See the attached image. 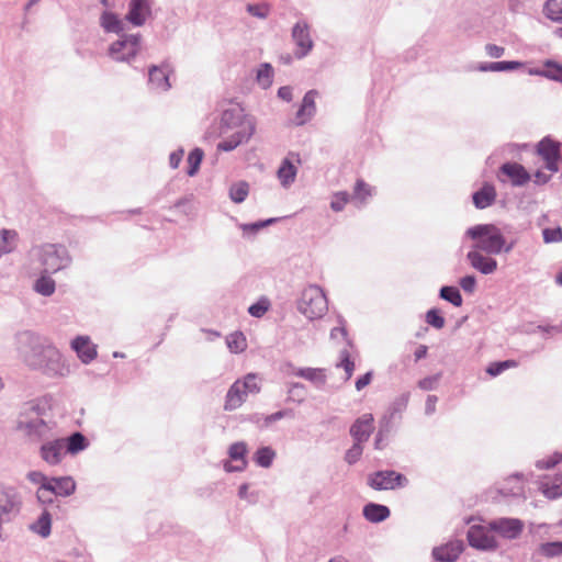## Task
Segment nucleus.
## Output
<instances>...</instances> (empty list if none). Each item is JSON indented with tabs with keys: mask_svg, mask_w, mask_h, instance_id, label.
<instances>
[{
	"mask_svg": "<svg viewBox=\"0 0 562 562\" xmlns=\"http://www.w3.org/2000/svg\"><path fill=\"white\" fill-rule=\"evenodd\" d=\"M55 487L52 483L42 484L37 491V499L43 503H52Z\"/></svg>",
	"mask_w": 562,
	"mask_h": 562,
	"instance_id": "45",
	"label": "nucleus"
},
{
	"mask_svg": "<svg viewBox=\"0 0 562 562\" xmlns=\"http://www.w3.org/2000/svg\"><path fill=\"white\" fill-rule=\"evenodd\" d=\"M255 125L239 110H226L221 119L220 135L226 136L217 145L218 150L229 151L250 138Z\"/></svg>",
	"mask_w": 562,
	"mask_h": 562,
	"instance_id": "1",
	"label": "nucleus"
},
{
	"mask_svg": "<svg viewBox=\"0 0 562 562\" xmlns=\"http://www.w3.org/2000/svg\"><path fill=\"white\" fill-rule=\"evenodd\" d=\"M248 452L247 445L243 441L235 442L229 447V460L224 463L227 472L243 471L247 467L246 454Z\"/></svg>",
	"mask_w": 562,
	"mask_h": 562,
	"instance_id": "11",
	"label": "nucleus"
},
{
	"mask_svg": "<svg viewBox=\"0 0 562 562\" xmlns=\"http://www.w3.org/2000/svg\"><path fill=\"white\" fill-rule=\"evenodd\" d=\"M349 202V194L345 191L337 192L334 194L330 207L335 212H340L345 209L347 203Z\"/></svg>",
	"mask_w": 562,
	"mask_h": 562,
	"instance_id": "46",
	"label": "nucleus"
},
{
	"mask_svg": "<svg viewBox=\"0 0 562 562\" xmlns=\"http://www.w3.org/2000/svg\"><path fill=\"white\" fill-rule=\"evenodd\" d=\"M546 18L555 23H562V0H548L543 5Z\"/></svg>",
	"mask_w": 562,
	"mask_h": 562,
	"instance_id": "29",
	"label": "nucleus"
},
{
	"mask_svg": "<svg viewBox=\"0 0 562 562\" xmlns=\"http://www.w3.org/2000/svg\"><path fill=\"white\" fill-rule=\"evenodd\" d=\"M363 516L372 522H380L390 516V509L386 506L370 503L363 508Z\"/></svg>",
	"mask_w": 562,
	"mask_h": 562,
	"instance_id": "25",
	"label": "nucleus"
},
{
	"mask_svg": "<svg viewBox=\"0 0 562 562\" xmlns=\"http://www.w3.org/2000/svg\"><path fill=\"white\" fill-rule=\"evenodd\" d=\"M226 344L232 352L239 353L247 348V340L241 331H235L226 338Z\"/></svg>",
	"mask_w": 562,
	"mask_h": 562,
	"instance_id": "30",
	"label": "nucleus"
},
{
	"mask_svg": "<svg viewBox=\"0 0 562 562\" xmlns=\"http://www.w3.org/2000/svg\"><path fill=\"white\" fill-rule=\"evenodd\" d=\"M169 74L170 70L168 69V66H153L149 68V83L162 91H167L171 85L169 82Z\"/></svg>",
	"mask_w": 562,
	"mask_h": 562,
	"instance_id": "22",
	"label": "nucleus"
},
{
	"mask_svg": "<svg viewBox=\"0 0 562 562\" xmlns=\"http://www.w3.org/2000/svg\"><path fill=\"white\" fill-rule=\"evenodd\" d=\"M20 504L21 502L15 490L0 485V516L18 510Z\"/></svg>",
	"mask_w": 562,
	"mask_h": 562,
	"instance_id": "21",
	"label": "nucleus"
},
{
	"mask_svg": "<svg viewBox=\"0 0 562 562\" xmlns=\"http://www.w3.org/2000/svg\"><path fill=\"white\" fill-rule=\"evenodd\" d=\"M467 235L475 241L474 249L483 250L487 254H499L505 246V238L494 225L473 226L468 229Z\"/></svg>",
	"mask_w": 562,
	"mask_h": 562,
	"instance_id": "2",
	"label": "nucleus"
},
{
	"mask_svg": "<svg viewBox=\"0 0 562 562\" xmlns=\"http://www.w3.org/2000/svg\"><path fill=\"white\" fill-rule=\"evenodd\" d=\"M44 356L48 359V362L45 364L48 370L60 372L59 363L61 360L60 352L54 347H47L44 349Z\"/></svg>",
	"mask_w": 562,
	"mask_h": 562,
	"instance_id": "36",
	"label": "nucleus"
},
{
	"mask_svg": "<svg viewBox=\"0 0 562 562\" xmlns=\"http://www.w3.org/2000/svg\"><path fill=\"white\" fill-rule=\"evenodd\" d=\"M202 159H203V151L200 148H195L189 154V157H188V165H189L188 175L189 176L192 177L198 172Z\"/></svg>",
	"mask_w": 562,
	"mask_h": 562,
	"instance_id": "41",
	"label": "nucleus"
},
{
	"mask_svg": "<svg viewBox=\"0 0 562 562\" xmlns=\"http://www.w3.org/2000/svg\"><path fill=\"white\" fill-rule=\"evenodd\" d=\"M268 7L266 4H248L247 11L258 18H266L268 14Z\"/></svg>",
	"mask_w": 562,
	"mask_h": 562,
	"instance_id": "53",
	"label": "nucleus"
},
{
	"mask_svg": "<svg viewBox=\"0 0 562 562\" xmlns=\"http://www.w3.org/2000/svg\"><path fill=\"white\" fill-rule=\"evenodd\" d=\"M270 308V301L266 297L249 306L248 312L254 317H262Z\"/></svg>",
	"mask_w": 562,
	"mask_h": 562,
	"instance_id": "44",
	"label": "nucleus"
},
{
	"mask_svg": "<svg viewBox=\"0 0 562 562\" xmlns=\"http://www.w3.org/2000/svg\"><path fill=\"white\" fill-rule=\"evenodd\" d=\"M44 427H45V423L41 418H36L31 424H24L23 422L19 423V428L25 429L29 434H32L33 431L40 432L41 428H44Z\"/></svg>",
	"mask_w": 562,
	"mask_h": 562,
	"instance_id": "51",
	"label": "nucleus"
},
{
	"mask_svg": "<svg viewBox=\"0 0 562 562\" xmlns=\"http://www.w3.org/2000/svg\"><path fill=\"white\" fill-rule=\"evenodd\" d=\"M276 457V451L270 447H262L254 454L255 462L262 468H269Z\"/></svg>",
	"mask_w": 562,
	"mask_h": 562,
	"instance_id": "31",
	"label": "nucleus"
},
{
	"mask_svg": "<svg viewBox=\"0 0 562 562\" xmlns=\"http://www.w3.org/2000/svg\"><path fill=\"white\" fill-rule=\"evenodd\" d=\"M273 69L269 64L260 66L257 72V81L263 88H268L272 82Z\"/></svg>",
	"mask_w": 562,
	"mask_h": 562,
	"instance_id": "42",
	"label": "nucleus"
},
{
	"mask_svg": "<svg viewBox=\"0 0 562 562\" xmlns=\"http://www.w3.org/2000/svg\"><path fill=\"white\" fill-rule=\"evenodd\" d=\"M249 192V186L245 181L234 183L229 189V196L235 203H241L246 200Z\"/></svg>",
	"mask_w": 562,
	"mask_h": 562,
	"instance_id": "34",
	"label": "nucleus"
},
{
	"mask_svg": "<svg viewBox=\"0 0 562 562\" xmlns=\"http://www.w3.org/2000/svg\"><path fill=\"white\" fill-rule=\"evenodd\" d=\"M499 63L502 64V65H499L501 71L514 70L521 66V63H519V61H499Z\"/></svg>",
	"mask_w": 562,
	"mask_h": 562,
	"instance_id": "62",
	"label": "nucleus"
},
{
	"mask_svg": "<svg viewBox=\"0 0 562 562\" xmlns=\"http://www.w3.org/2000/svg\"><path fill=\"white\" fill-rule=\"evenodd\" d=\"M299 311L310 319L321 318L328 310L327 297L318 285L306 286L297 303Z\"/></svg>",
	"mask_w": 562,
	"mask_h": 562,
	"instance_id": "4",
	"label": "nucleus"
},
{
	"mask_svg": "<svg viewBox=\"0 0 562 562\" xmlns=\"http://www.w3.org/2000/svg\"><path fill=\"white\" fill-rule=\"evenodd\" d=\"M101 25L108 32H120L121 31V21L119 18L112 12H104L101 16Z\"/></svg>",
	"mask_w": 562,
	"mask_h": 562,
	"instance_id": "35",
	"label": "nucleus"
},
{
	"mask_svg": "<svg viewBox=\"0 0 562 562\" xmlns=\"http://www.w3.org/2000/svg\"><path fill=\"white\" fill-rule=\"evenodd\" d=\"M292 37L299 47V50L295 53L296 57L302 58L306 56L313 47L308 25L305 22H297L292 30Z\"/></svg>",
	"mask_w": 562,
	"mask_h": 562,
	"instance_id": "14",
	"label": "nucleus"
},
{
	"mask_svg": "<svg viewBox=\"0 0 562 562\" xmlns=\"http://www.w3.org/2000/svg\"><path fill=\"white\" fill-rule=\"evenodd\" d=\"M71 347L83 363H89L97 358V347L87 336L75 338L71 342Z\"/></svg>",
	"mask_w": 562,
	"mask_h": 562,
	"instance_id": "16",
	"label": "nucleus"
},
{
	"mask_svg": "<svg viewBox=\"0 0 562 562\" xmlns=\"http://www.w3.org/2000/svg\"><path fill=\"white\" fill-rule=\"evenodd\" d=\"M485 50L486 54L492 58H499L505 52L504 47L497 46L495 44H487L485 46Z\"/></svg>",
	"mask_w": 562,
	"mask_h": 562,
	"instance_id": "55",
	"label": "nucleus"
},
{
	"mask_svg": "<svg viewBox=\"0 0 562 562\" xmlns=\"http://www.w3.org/2000/svg\"><path fill=\"white\" fill-rule=\"evenodd\" d=\"M295 162L301 164L300 155L296 153H290L281 162L277 175L283 187H289L294 182L297 172V168L294 165Z\"/></svg>",
	"mask_w": 562,
	"mask_h": 562,
	"instance_id": "12",
	"label": "nucleus"
},
{
	"mask_svg": "<svg viewBox=\"0 0 562 562\" xmlns=\"http://www.w3.org/2000/svg\"><path fill=\"white\" fill-rule=\"evenodd\" d=\"M407 483V479L395 471H378L369 475L368 484L376 491L395 490Z\"/></svg>",
	"mask_w": 562,
	"mask_h": 562,
	"instance_id": "6",
	"label": "nucleus"
},
{
	"mask_svg": "<svg viewBox=\"0 0 562 562\" xmlns=\"http://www.w3.org/2000/svg\"><path fill=\"white\" fill-rule=\"evenodd\" d=\"M541 74L548 79L562 82V64L553 60H547Z\"/></svg>",
	"mask_w": 562,
	"mask_h": 562,
	"instance_id": "32",
	"label": "nucleus"
},
{
	"mask_svg": "<svg viewBox=\"0 0 562 562\" xmlns=\"http://www.w3.org/2000/svg\"><path fill=\"white\" fill-rule=\"evenodd\" d=\"M278 95L285 101H290L292 99V91L289 87H281L278 91Z\"/></svg>",
	"mask_w": 562,
	"mask_h": 562,
	"instance_id": "63",
	"label": "nucleus"
},
{
	"mask_svg": "<svg viewBox=\"0 0 562 562\" xmlns=\"http://www.w3.org/2000/svg\"><path fill=\"white\" fill-rule=\"evenodd\" d=\"M561 151V144L550 137H544L537 145V154L544 161L546 168L551 172L559 170Z\"/></svg>",
	"mask_w": 562,
	"mask_h": 562,
	"instance_id": "7",
	"label": "nucleus"
},
{
	"mask_svg": "<svg viewBox=\"0 0 562 562\" xmlns=\"http://www.w3.org/2000/svg\"><path fill=\"white\" fill-rule=\"evenodd\" d=\"M52 518L47 510H44L36 522L32 525V530L41 535L42 537H47L50 533Z\"/></svg>",
	"mask_w": 562,
	"mask_h": 562,
	"instance_id": "33",
	"label": "nucleus"
},
{
	"mask_svg": "<svg viewBox=\"0 0 562 562\" xmlns=\"http://www.w3.org/2000/svg\"><path fill=\"white\" fill-rule=\"evenodd\" d=\"M440 296L452 303L454 306L462 305V296L457 288L453 286H443L440 290Z\"/></svg>",
	"mask_w": 562,
	"mask_h": 562,
	"instance_id": "39",
	"label": "nucleus"
},
{
	"mask_svg": "<svg viewBox=\"0 0 562 562\" xmlns=\"http://www.w3.org/2000/svg\"><path fill=\"white\" fill-rule=\"evenodd\" d=\"M539 552L546 558L562 555V541L542 543L539 547Z\"/></svg>",
	"mask_w": 562,
	"mask_h": 562,
	"instance_id": "37",
	"label": "nucleus"
},
{
	"mask_svg": "<svg viewBox=\"0 0 562 562\" xmlns=\"http://www.w3.org/2000/svg\"><path fill=\"white\" fill-rule=\"evenodd\" d=\"M440 379V375L437 374V375H432V376H427V378H424L422 379L419 382H418V386L422 389V390H425V391H429V390H432L436 387L438 381Z\"/></svg>",
	"mask_w": 562,
	"mask_h": 562,
	"instance_id": "52",
	"label": "nucleus"
},
{
	"mask_svg": "<svg viewBox=\"0 0 562 562\" xmlns=\"http://www.w3.org/2000/svg\"><path fill=\"white\" fill-rule=\"evenodd\" d=\"M49 482H52L55 487V495L69 496L76 488L75 481L69 476L50 479Z\"/></svg>",
	"mask_w": 562,
	"mask_h": 562,
	"instance_id": "27",
	"label": "nucleus"
},
{
	"mask_svg": "<svg viewBox=\"0 0 562 562\" xmlns=\"http://www.w3.org/2000/svg\"><path fill=\"white\" fill-rule=\"evenodd\" d=\"M437 397L429 395L426 401V413L432 414L436 411Z\"/></svg>",
	"mask_w": 562,
	"mask_h": 562,
	"instance_id": "60",
	"label": "nucleus"
},
{
	"mask_svg": "<svg viewBox=\"0 0 562 562\" xmlns=\"http://www.w3.org/2000/svg\"><path fill=\"white\" fill-rule=\"evenodd\" d=\"M1 238L3 244H8L9 241H14L16 238V233L14 231L3 229L1 232Z\"/></svg>",
	"mask_w": 562,
	"mask_h": 562,
	"instance_id": "61",
	"label": "nucleus"
},
{
	"mask_svg": "<svg viewBox=\"0 0 562 562\" xmlns=\"http://www.w3.org/2000/svg\"><path fill=\"white\" fill-rule=\"evenodd\" d=\"M35 290L43 295H52L55 291V281L47 276H42L35 283Z\"/></svg>",
	"mask_w": 562,
	"mask_h": 562,
	"instance_id": "40",
	"label": "nucleus"
},
{
	"mask_svg": "<svg viewBox=\"0 0 562 562\" xmlns=\"http://www.w3.org/2000/svg\"><path fill=\"white\" fill-rule=\"evenodd\" d=\"M260 391L258 376L255 373H248L243 380H236L228 389L224 409L235 411L239 408L245 402L248 394H257Z\"/></svg>",
	"mask_w": 562,
	"mask_h": 562,
	"instance_id": "3",
	"label": "nucleus"
},
{
	"mask_svg": "<svg viewBox=\"0 0 562 562\" xmlns=\"http://www.w3.org/2000/svg\"><path fill=\"white\" fill-rule=\"evenodd\" d=\"M64 449L71 454L82 451L87 447V440L80 432H75L70 437L63 439Z\"/></svg>",
	"mask_w": 562,
	"mask_h": 562,
	"instance_id": "28",
	"label": "nucleus"
},
{
	"mask_svg": "<svg viewBox=\"0 0 562 562\" xmlns=\"http://www.w3.org/2000/svg\"><path fill=\"white\" fill-rule=\"evenodd\" d=\"M338 366L344 368L346 372V379L349 380L355 371V362L351 360L350 355L347 350L341 351L340 363Z\"/></svg>",
	"mask_w": 562,
	"mask_h": 562,
	"instance_id": "47",
	"label": "nucleus"
},
{
	"mask_svg": "<svg viewBox=\"0 0 562 562\" xmlns=\"http://www.w3.org/2000/svg\"><path fill=\"white\" fill-rule=\"evenodd\" d=\"M426 322L437 329H441L445 326V318L436 308L429 310L427 312Z\"/></svg>",
	"mask_w": 562,
	"mask_h": 562,
	"instance_id": "48",
	"label": "nucleus"
},
{
	"mask_svg": "<svg viewBox=\"0 0 562 562\" xmlns=\"http://www.w3.org/2000/svg\"><path fill=\"white\" fill-rule=\"evenodd\" d=\"M45 272H56L68 262L67 251L61 246L45 245L40 249Z\"/></svg>",
	"mask_w": 562,
	"mask_h": 562,
	"instance_id": "5",
	"label": "nucleus"
},
{
	"mask_svg": "<svg viewBox=\"0 0 562 562\" xmlns=\"http://www.w3.org/2000/svg\"><path fill=\"white\" fill-rule=\"evenodd\" d=\"M543 239L546 243H557L562 240L561 228H546L543 231Z\"/></svg>",
	"mask_w": 562,
	"mask_h": 562,
	"instance_id": "50",
	"label": "nucleus"
},
{
	"mask_svg": "<svg viewBox=\"0 0 562 562\" xmlns=\"http://www.w3.org/2000/svg\"><path fill=\"white\" fill-rule=\"evenodd\" d=\"M517 366H518V363L515 360H505V361H501V362H492L486 368V372L491 376H496V375L501 374L503 371H505L507 369L516 368Z\"/></svg>",
	"mask_w": 562,
	"mask_h": 562,
	"instance_id": "38",
	"label": "nucleus"
},
{
	"mask_svg": "<svg viewBox=\"0 0 562 562\" xmlns=\"http://www.w3.org/2000/svg\"><path fill=\"white\" fill-rule=\"evenodd\" d=\"M524 528V524L515 518H501L491 522V529L507 539L517 538Z\"/></svg>",
	"mask_w": 562,
	"mask_h": 562,
	"instance_id": "13",
	"label": "nucleus"
},
{
	"mask_svg": "<svg viewBox=\"0 0 562 562\" xmlns=\"http://www.w3.org/2000/svg\"><path fill=\"white\" fill-rule=\"evenodd\" d=\"M27 479L33 482V483H37V484H45V483H50L49 480L42 473V472H38V471H33V472H30L27 474Z\"/></svg>",
	"mask_w": 562,
	"mask_h": 562,
	"instance_id": "57",
	"label": "nucleus"
},
{
	"mask_svg": "<svg viewBox=\"0 0 562 562\" xmlns=\"http://www.w3.org/2000/svg\"><path fill=\"white\" fill-rule=\"evenodd\" d=\"M371 195L372 188L363 180L359 179L355 186L353 199L359 200L360 202H366L367 199Z\"/></svg>",
	"mask_w": 562,
	"mask_h": 562,
	"instance_id": "43",
	"label": "nucleus"
},
{
	"mask_svg": "<svg viewBox=\"0 0 562 562\" xmlns=\"http://www.w3.org/2000/svg\"><path fill=\"white\" fill-rule=\"evenodd\" d=\"M492 531L494 530L491 529V525L488 527L481 525L471 526L468 531L470 546L480 550L495 549L497 543Z\"/></svg>",
	"mask_w": 562,
	"mask_h": 562,
	"instance_id": "10",
	"label": "nucleus"
},
{
	"mask_svg": "<svg viewBox=\"0 0 562 562\" xmlns=\"http://www.w3.org/2000/svg\"><path fill=\"white\" fill-rule=\"evenodd\" d=\"M316 95H317V92L315 90H311V91H308L304 95V98L302 100V104H301V106L297 110L296 115H295V124L296 125L305 124L315 114V111H316V104H315Z\"/></svg>",
	"mask_w": 562,
	"mask_h": 562,
	"instance_id": "17",
	"label": "nucleus"
},
{
	"mask_svg": "<svg viewBox=\"0 0 562 562\" xmlns=\"http://www.w3.org/2000/svg\"><path fill=\"white\" fill-rule=\"evenodd\" d=\"M530 173L518 162L503 164L497 173L501 182H509L514 187H522L530 181Z\"/></svg>",
	"mask_w": 562,
	"mask_h": 562,
	"instance_id": "8",
	"label": "nucleus"
},
{
	"mask_svg": "<svg viewBox=\"0 0 562 562\" xmlns=\"http://www.w3.org/2000/svg\"><path fill=\"white\" fill-rule=\"evenodd\" d=\"M183 157V150H177L170 154L169 156V165L171 168L176 169L179 167Z\"/></svg>",
	"mask_w": 562,
	"mask_h": 562,
	"instance_id": "59",
	"label": "nucleus"
},
{
	"mask_svg": "<svg viewBox=\"0 0 562 562\" xmlns=\"http://www.w3.org/2000/svg\"><path fill=\"white\" fill-rule=\"evenodd\" d=\"M138 50L139 37L134 35L114 42L109 48L111 57L117 61H128L137 55Z\"/></svg>",
	"mask_w": 562,
	"mask_h": 562,
	"instance_id": "9",
	"label": "nucleus"
},
{
	"mask_svg": "<svg viewBox=\"0 0 562 562\" xmlns=\"http://www.w3.org/2000/svg\"><path fill=\"white\" fill-rule=\"evenodd\" d=\"M535 179H536L535 180L536 183L543 184V183H547L549 181L550 177L548 175L543 173L542 171H537L535 173Z\"/></svg>",
	"mask_w": 562,
	"mask_h": 562,
	"instance_id": "64",
	"label": "nucleus"
},
{
	"mask_svg": "<svg viewBox=\"0 0 562 562\" xmlns=\"http://www.w3.org/2000/svg\"><path fill=\"white\" fill-rule=\"evenodd\" d=\"M475 278L473 276H465L460 280V285L465 292H473L475 288Z\"/></svg>",
	"mask_w": 562,
	"mask_h": 562,
	"instance_id": "56",
	"label": "nucleus"
},
{
	"mask_svg": "<svg viewBox=\"0 0 562 562\" xmlns=\"http://www.w3.org/2000/svg\"><path fill=\"white\" fill-rule=\"evenodd\" d=\"M468 259L474 269L484 274L493 273L497 268L495 259L482 255L477 249L471 250L468 254Z\"/></svg>",
	"mask_w": 562,
	"mask_h": 562,
	"instance_id": "19",
	"label": "nucleus"
},
{
	"mask_svg": "<svg viewBox=\"0 0 562 562\" xmlns=\"http://www.w3.org/2000/svg\"><path fill=\"white\" fill-rule=\"evenodd\" d=\"M374 418L372 414H363L350 427V435L357 442H366L372 434Z\"/></svg>",
	"mask_w": 562,
	"mask_h": 562,
	"instance_id": "15",
	"label": "nucleus"
},
{
	"mask_svg": "<svg viewBox=\"0 0 562 562\" xmlns=\"http://www.w3.org/2000/svg\"><path fill=\"white\" fill-rule=\"evenodd\" d=\"M362 446L360 442L355 441L353 446L346 452L345 460L349 464L356 463L362 454Z\"/></svg>",
	"mask_w": 562,
	"mask_h": 562,
	"instance_id": "49",
	"label": "nucleus"
},
{
	"mask_svg": "<svg viewBox=\"0 0 562 562\" xmlns=\"http://www.w3.org/2000/svg\"><path fill=\"white\" fill-rule=\"evenodd\" d=\"M496 198V190L492 184L485 183L481 190L473 194V203L477 209L490 206Z\"/></svg>",
	"mask_w": 562,
	"mask_h": 562,
	"instance_id": "24",
	"label": "nucleus"
},
{
	"mask_svg": "<svg viewBox=\"0 0 562 562\" xmlns=\"http://www.w3.org/2000/svg\"><path fill=\"white\" fill-rule=\"evenodd\" d=\"M371 381H372V372H367L366 374L358 378V380L356 381V389L358 391H361L362 389L368 386L371 383Z\"/></svg>",
	"mask_w": 562,
	"mask_h": 562,
	"instance_id": "58",
	"label": "nucleus"
},
{
	"mask_svg": "<svg viewBox=\"0 0 562 562\" xmlns=\"http://www.w3.org/2000/svg\"><path fill=\"white\" fill-rule=\"evenodd\" d=\"M296 376H301L305 380L313 382L316 385H324L326 382V372L324 369L318 368H304L294 371Z\"/></svg>",
	"mask_w": 562,
	"mask_h": 562,
	"instance_id": "26",
	"label": "nucleus"
},
{
	"mask_svg": "<svg viewBox=\"0 0 562 562\" xmlns=\"http://www.w3.org/2000/svg\"><path fill=\"white\" fill-rule=\"evenodd\" d=\"M562 460L561 453H554L548 460L539 461L538 465L543 469H550L557 465Z\"/></svg>",
	"mask_w": 562,
	"mask_h": 562,
	"instance_id": "54",
	"label": "nucleus"
},
{
	"mask_svg": "<svg viewBox=\"0 0 562 562\" xmlns=\"http://www.w3.org/2000/svg\"><path fill=\"white\" fill-rule=\"evenodd\" d=\"M463 551V543L460 540L451 541L445 546L434 549L432 554L436 560L442 562H453Z\"/></svg>",
	"mask_w": 562,
	"mask_h": 562,
	"instance_id": "18",
	"label": "nucleus"
},
{
	"mask_svg": "<svg viewBox=\"0 0 562 562\" xmlns=\"http://www.w3.org/2000/svg\"><path fill=\"white\" fill-rule=\"evenodd\" d=\"M64 451V440H55L42 446L41 456L49 464H58Z\"/></svg>",
	"mask_w": 562,
	"mask_h": 562,
	"instance_id": "23",
	"label": "nucleus"
},
{
	"mask_svg": "<svg viewBox=\"0 0 562 562\" xmlns=\"http://www.w3.org/2000/svg\"><path fill=\"white\" fill-rule=\"evenodd\" d=\"M149 15V5L146 0H131L126 19L134 25H143Z\"/></svg>",
	"mask_w": 562,
	"mask_h": 562,
	"instance_id": "20",
	"label": "nucleus"
}]
</instances>
